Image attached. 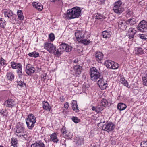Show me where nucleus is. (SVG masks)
Returning a JSON list of instances; mask_svg holds the SVG:
<instances>
[{
	"mask_svg": "<svg viewBox=\"0 0 147 147\" xmlns=\"http://www.w3.org/2000/svg\"><path fill=\"white\" fill-rule=\"evenodd\" d=\"M137 52L138 54L142 55L144 53L142 49L141 48H137Z\"/></svg>",
	"mask_w": 147,
	"mask_h": 147,
	"instance_id": "45",
	"label": "nucleus"
},
{
	"mask_svg": "<svg viewBox=\"0 0 147 147\" xmlns=\"http://www.w3.org/2000/svg\"><path fill=\"white\" fill-rule=\"evenodd\" d=\"M78 61V59H76L74 61V62L75 63H77Z\"/></svg>",
	"mask_w": 147,
	"mask_h": 147,
	"instance_id": "58",
	"label": "nucleus"
},
{
	"mask_svg": "<svg viewBox=\"0 0 147 147\" xmlns=\"http://www.w3.org/2000/svg\"><path fill=\"white\" fill-rule=\"evenodd\" d=\"M20 20H23V19H20Z\"/></svg>",
	"mask_w": 147,
	"mask_h": 147,
	"instance_id": "61",
	"label": "nucleus"
},
{
	"mask_svg": "<svg viewBox=\"0 0 147 147\" xmlns=\"http://www.w3.org/2000/svg\"><path fill=\"white\" fill-rule=\"evenodd\" d=\"M0 147H3L2 146L0 145Z\"/></svg>",
	"mask_w": 147,
	"mask_h": 147,
	"instance_id": "60",
	"label": "nucleus"
},
{
	"mask_svg": "<svg viewBox=\"0 0 147 147\" xmlns=\"http://www.w3.org/2000/svg\"><path fill=\"white\" fill-rule=\"evenodd\" d=\"M44 48L50 53L53 52L55 48V46L53 44L46 42L44 43Z\"/></svg>",
	"mask_w": 147,
	"mask_h": 147,
	"instance_id": "8",
	"label": "nucleus"
},
{
	"mask_svg": "<svg viewBox=\"0 0 147 147\" xmlns=\"http://www.w3.org/2000/svg\"><path fill=\"white\" fill-rule=\"evenodd\" d=\"M35 70L34 68L32 67L30 64H28L27 65L25 71L26 74L28 75H31L34 72Z\"/></svg>",
	"mask_w": 147,
	"mask_h": 147,
	"instance_id": "12",
	"label": "nucleus"
},
{
	"mask_svg": "<svg viewBox=\"0 0 147 147\" xmlns=\"http://www.w3.org/2000/svg\"><path fill=\"white\" fill-rule=\"evenodd\" d=\"M71 119L75 123H77L80 121V119L76 117H73Z\"/></svg>",
	"mask_w": 147,
	"mask_h": 147,
	"instance_id": "43",
	"label": "nucleus"
},
{
	"mask_svg": "<svg viewBox=\"0 0 147 147\" xmlns=\"http://www.w3.org/2000/svg\"><path fill=\"white\" fill-rule=\"evenodd\" d=\"M113 61L110 60H107L106 61L104 65L106 66L107 68H111Z\"/></svg>",
	"mask_w": 147,
	"mask_h": 147,
	"instance_id": "28",
	"label": "nucleus"
},
{
	"mask_svg": "<svg viewBox=\"0 0 147 147\" xmlns=\"http://www.w3.org/2000/svg\"><path fill=\"white\" fill-rule=\"evenodd\" d=\"M91 41L88 39V38L87 39H82L81 40V41H80L79 42L84 45H87L91 43Z\"/></svg>",
	"mask_w": 147,
	"mask_h": 147,
	"instance_id": "27",
	"label": "nucleus"
},
{
	"mask_svg": "<svg viewBox=\"0 0 147 147\" xmlns=\"http://www.w3.org/2000/svg\"><path fill=\"white\" fill-rule=\"evenodd\" d=\"M18 140L16 138H12L11 139V145L14 147L16 146Z\"/></svg>",
	"mask_w": 147,
	"mask_h": 147,
	"instance_id": "33",
	"label": "nucleus"
},
{
	"mask_svg": "<svg viewBox=\"0 0 147 147\" xmlns=\"http://www.w3.org/2000/svg\"><path fill=\"white\" fill-rule=\"evenodd\" d=\"M32 5L34 7H35L39 11H41L43 9V6L40 3H36L34 2L32 3Z\"/></svg>",
	"mask_w": 147,
	"mask_h": 147,
	"instance_id": "20",
	"label": "nucleus"
},
{
	"mask_svg": "<svg viewBox=\"0 0 147 147\" xmlns=\"http://www.w3.org/2000/svg\"><path fill=\"white\" fill-rule=\"evenodd\" d=\"M28 55L30 57L34 58H37L39 56V53L36 51L30 53Z\"/></svg>",
	"mask_w": 147,
	"mask_h": 147,
	"instance_id": "29",
	"label": "nucleus"
},
{
	"mask_svg": "<svg viewBox=\"0 0 147 147\" xmlns=\"http://www.w3.org/2000/svg\"><path fill=\"white\" fill-rule=\"evenodd\" d=\"M112 32L110 31H104L102 33V36L103 37L105 38H109L111 36Z\"/></svg>",
	"mask_w": 147,
	"mask_h": 147,
	"instance_id": "23",
	"label": "nucleus"
},
{
	"mask_svg": "<svg viewBox=\"0 0 147 147\" xmlns=\"http://www.w3.org/2000/svg\"><path fill=\"white\" fill-rule=\"evenodd\" d=\"M136 23L135 19H129L126 21V24H134Z\"/></svg>",
	"mask_w": 147,
	"mask_h": 147,
	"instance_id": "32",
	"label": "nucleus"
},
{
	"mask_svg": "<svg viewBox=\"0 0 147 147\" xmlns=\"http://www.w3.org/2000/svg\"><path fill=\"white\" fill-rule=\"evenodd\" d=\"M96 109H97V113H99L103 109V108L100 106H98L97 107Z\"/></svg>",
	"mask_w": 147,
	"mask_h": 147,
	"instance_id": "49",
	"label": "nucleus"
},
{
	"mask_svg": "<svg viewBox=\"0 0 147 147\" xmlns=\"http://www.w3.org/2000/svg\"><path fill=\"white\" fill-rule=\"evenodd\" d=\"M31 147H45V145L43 143L39 142L31 145Z\"/></svg>",
	"mask_w": 147,
	"mask_h": 147,
	"instance_id": "26",
	"label": "nucleus"
},
{
	"mask_svg": "<svg viewBox=\"0 0 147 147\" xmlns=\"http://www.w3.org/2000/svg\"><path fill=\"white\" fill-rule=\"evenodd\" d=\"M136 32V30L134 28H130L128 30V32L129 38V39L133 38Z\"/></svg>",
	"mask_w": 147,
	"mask_h": 147,
	"instance_id": "16",
	"label": "nucleus"
},
{
	"mask_svg": "<svg viewBox=\"0 0 147 147\" xmlns=\"http://www.w3.org/2000/svg\"><path fill=\"white\" fill-rule=\"evenodd\" d=\"M128 11L126 15V16L127 18L129 17V16H131L133 14V12L132 11H130L129 10H128Z\"/></svg>",
	"mask_w": 147,
	"mask_h": 147,
	"instance_id": "50",
	"label": "nucleus"
},
{
	"mask_svg": "<svg viewBox=\"0 0 147 147\" xmlns=\"http://www.w3.org/2000/svg\"><path fill=\"white\" fill-rule=\"evenodd\" d=\"M59 100H60V101L61 102H63L64 101L65 99L64 98L63 96H61L60 97Z\"/></svg>",
	"mask_w": 147,
	"mask_h": 147,
	"instance_id": "51",
	"label": "nucleus"
},
{
	"mask_svg": "<svg viewBox=\"0 0 147 147\" xmlns=\"http://www.w3.org/2000/svg\"><path fill=\"white\" fill-rule=\"evenodd\" d=\"M36 121V118L32 114L28 115L26 119V122L28 128L32 129L34 126Z\"/></svg>",
	"mask_w": 147,
	"mask_h": 147,
	"instance_id": "3",
	"label": "nucleus"
},
{
	"mask_svg": "<svg viewBox=\"0 0 147 147\" xmlns=\"http://www.w3.org/2000/svg\"><path fill=\"white\" fill-rule=\"evenodd\" d=\"M3 12L5 18H9L12 17L13 13L10 10H4L3 11Z\"/></svg>",
	"mask_w": 147,
	"mask_h": 147,
	"instance_id": "22",
	"label": "nucleus"
},
{
	"mask_svg": "<svg viewBox=\"0 0 147 147\" xmlns=\"http://www.w3.org/2000/svg\"><path fill=\"white\" fill-rule=\"evenodd\" d=\"M97 107H95L94 106H92V111H94L97 113V109H96Z\"/></svg>",
	"mask_w": 147,
	"mask_h": 147,
	"instance_id": "54",
	"label": "nucleus"
},
{
	"mask_svg": "<svg viewBox=\"0 0 147 147\" xmlns=\"http://www.w3.org/2000/svg\"><path fill=\"white\" fill-rule=\"evenodd\" d=\"M49 38L51 42H53L55 39L54 34L53 33H50L49 35Z\"/></svg>",
	"mask_w": 147,
	"mask_h": 147,
	"instance_id": "37",
	"label": "nucleus"
},
{
	"mask_svg": "<svg viewBox=\"0 0 147 147\" xmlns=\"http://www.w3.org/2000/svg\"><path fill=\"white\" fill-rule=\"evenodd\" d=\"M50 141H52L54 143H57L59 141L57 135L55 133H54L50 135Z\"/></svg>",
	"mask_w": 147,
	"mask_h": 147,
	"instance_id": "21",
	"label": "nucleus"
},
{
	"mask_svg": "<svg viewBox=\"0 0 147 147\" xmlns=\"http://www.w3.org/2000/svg\"><path fill=\"white\" fill-rule=\"evenodd\" d=\"M15 129V134L18 137L23 140L27 138L26 132L23 124H18Z\"/></svg>",
	"mask_w": 147,
	"mask_h": 147,
	"instance_id": "1",
	"label": "nucleus"
},
{
	"mask_svg": "<svg viewBox=\"0 0 147 147\" xmlns=\"http://www.w3.org/2000/svg\"><path fill=\"white\" fill-rule=\"evenodd\" d=\"M6 25V21L4 19H0V27L4 28Z\"/></svg>",
	"mask_w": 147,
	"mask_h": 147,
	"instance_id": "36",
	"label": "nucleus"
},
{
	"mask_svg": "<svg viewBox=\"0 0 147 147\" xmlns=\"http://www.w3.org/2000/svg\"><path fill=\"white\" fill-rule=\"evenodd\" d=\"M6 61L3 58L1 57L0 58V66L6 65L7 64L6 63Z\"/></svg>",
	"mask_w": 147,
	"mask_h": 147,
	"instance_id": "38",
	"label": "nucleus"
},
{
	"mask_svg": "<svg viewBox=\"0 0 147 147\" xmlns=\"http://www.w3.org/2000/svg\"><path fill=\"white\" fill-rule=\"evenodd\" d=\"M74 69L77 74H80L81 73L82 67L79 65H75L74 67Z\"/></svg>",
	"mask_w": 147,
	"mask_h": 147,
	"instance_id": "30",
	"label": "nucleus"
},
{
	"mask_svg": "<svg viewBox=\"0 0 147 147\" xmlns=\"http://www.w3.org/2000/svg\"><path fill=\"white\" fill-rule=\"evenodd\" d=\"M101 4H103L105 2V0H99Z\"/></svg>",
	"mask_w": 147,
	"mask_h": 147,
	"instance_id": "57",
	"label": "nucleus"
},
{
	"mask_svg": "<svg viewBox=\"0 0 147 147\" xmlns=\"http://www.w3.org/2000/svg\"><path fill=\"white\" fill-rule=\"evenodd\" d=\"M11 67L13 69H17V63L14 61H13L11 62Z\"/></svg>",
	"mask_w": 147,
	"mask_h": 147,
	"instance_id": "42",
	"label": "nucleus"
},
{
	"mask_svg": "<svg viewBox=\"0 0 147 147\" xmlns=\"http://www.w3.org/2000/svg\"><path fill=\"white\" fill-rule=\"evenodd\" d=\"M42 104L43 109L47 111H50L51 109V107L48 102L47 101H44L42 102Z\"/></svg>",
	"mask_w": 147,
	"mask_h": 147,
	"instance_id": "19",
	"label": "nucleus"
},
{
	"mask_svg": "<svg viewBox=\"0 0 147 147\" xmlns=\"http://www.w3.org/2000/svg\"><path fill=\"white\" fill-rule=\"evenodd\" d=\"M101 103L102 106H105L107 105L108 102L106 99H103L101 100Z\"/></svg>",
	"mask_w": 147,
	"mask_h": 147,
	"instance_id": "40",
	"label": "nucleus"
},
{
	"mask_svg": "<svg viewBox=\"0 0 147 147\" xmlns=\"http://www.w3.org/2000/svg\"><path fill=\"white\" fill-rule=\"evenodd\" d=\"M127 107L125 104L122 103H119L117 106V109L120 111L125 110Z\"/></svg>",
	"mask_w": 147,
	"mask_h": 147,
	"instance_id": "25",
	"label": "nucleus"
},
{
	"mask_svg": "<svg viewBox=\"0 0 147 147\" xmlns=\"http://www.w3.org/2000/svg\"><path fill=\"white\" fill-rule=\"evenodd\" d=\"M122 4V3L120 1H118L115 3L113 9L115 13L119 14L123 11L124 9Z\"/></svg>",
	"mask_w": 147,
	"mask_h": 147,
	"instance_id": "6",
	"label": "nucleus"
},
{
	"mask_svg": "<svg viewBox=\"0 0 147 147\" xmlns=\"http://www.w3.org/2000/svg\"><path fill=\"white\" fill-rule=\"evenodd\" d=\"M4 111L3 110H1V111H0V113L2 114L3 115V116H5L6 115L5 114L3 113Z\"/></svg>",
	"mask_w": 147,
	"mask_h": 147,
	"instance_id": "56",
	"label": "nucleus"
},
{
	"mask_svg": "<svg viewBox=\"0 0 147 147\" xmlns=\"http://www.w3.org/2000/svg\"><path fill=\"white\" fill-rule=\"evenodd\" d=\"M69 107V103L68 102H66L65 103L64 105V107L66 108V109H67Z\"/></svg>",
	"mask_w": 147,
	"mask_h": 147,
	"instance_id": "52",
	"label": "nucleus"
},
{
	"mask_svg": "<svg viewBox=\"0 0 147 147\" xmlns=\"http://www.w3.org/2000/svg\"><path fill=\"white\" fill-rule=\"evenodd\" d=\"M142 81L144 85L145 86H147V74H146L145 76L142 77Z\"/></svg>",
	"mask_w": 147,
	"mask_h": 147,
	"instance_id": "35",
	"label": "nucleus"
},
{
	"mask_svg": "<svg viewBox=\"0 0 147 147\" xmlns=\"http://www.w3.org/2000/svg\"><path fill=\"white\" fill-rule=\"evenodd\" d=\"M17 72L19 77L20 78L22 77L23 75L22 70H18L17 71Z\"/></svg>",
	"mask_w": 147,
	"mask_h": 147,
	"instance_id": "46",
	"label": "nucleus"
},
{
	"mask_svg": "<svg viewBox=\"0 0 147 147\" xmlns=\"http://www.w3.org/2000/svg\"><path fill=\"white\" fill-rule=\"evenodd\" d=\"M75 34L77 40L78 42L81 41L82 39L84 38L85 36L86 38H89L90 36V32L83 31L77 30L75 32Z\"/></svg>",
	"mask_w": 147,
	"mask_h": 147,
	"instance_id": "4",
	"label": "nucleus"
},
{
	"mask_svg": "<svg viewBox=\"0 0 147 147\" xmlns=\"http://www.w3.org/2000/svg\"><path fill=\"white\" fill-rule=\"evenodd\" d=\"M127 20H121L119 22V24L121 25V26H125V23L126 24V21Z\"/></svg>",
	"mask_w": 147,
	"mask_h": 147,
	"instance_id": "47",
	"label": "nucleus"
},
{
	"mask_svg": "<svg viewBox=\"0 0 147 147\" xmlns=\"http://www.w3.org/2000/svg\"><path fill=\"white\" fill-rule=\"evenodd\" d=\"M61 132L63 137L65 138H72V134L69 131L67 130L66 127L63 126L61 129Z\"/></svg>",
	"mask_w": 147,
	"mask_h": 147,
	"instance_id": "9",
	"label": "nucleus"
},
{
	"mask_svg": "<svg viewBox=\"0 0 147 147\" xmlns=\"http://www.w3.org/2000/svg\"><path fill=\"white\" fill-rule=\"evenodd\" d=\"M138 36L141 39L146 40L147 39V35L144 34H139Z\"/></svg>",
	"mask_w": 147,
	"mask_h": 147,
	"instance_id": "39",
	"label": "nucleus"
},
{
	"mask_svg": "<svg viewBox=\"0 0 147 147\" xmlns=\"http://www.w3.org/2000/svg\"><path fill=\"white\" fill-rule=\"evenodd\" d=\"M101 129L107 132H109L113 130L115 128V125L111 122L105 124L101 127Z\"/></svg>",
	"mask_w": 147,
	"mask_h": 147,
	"instance_id": "7",
	"label": "nucleus"
},
{
	"mask_svg": "<svg viewBox=\"0 0 147 147\" xmlns=\"http://www.w3.org/2000/svg\"><path fill=\"white\" fill-rule=\"evenodd\" d=\"M17 14L18 16V17L19 18H23L24 17L22 15V12L21 10H18L17 11Z\"/></svg>",
	"mask_w": 147,
	"mask_h": 147,
	"instance_id": "41",
	"label": "nucleus"
},
{
	"mask_svg": "<svg viewBox=\"0 0 147 147\" xmlns=\"http://www.w3.org/2000/svg\"><path fill=\"white\" fill-rule=\"evenodd\" d=\"M141 147H147V141H143L141 143Z\"/></svg>",
	"mask_w": 147,
	"mask_h": 147,
	"instance_id": "44",
	"label": "nucleus"
},
{
	"mask_svg": "<svg viewBox=\"0 0 147 147\" xmlns=\"http://www.w3.org/2000/svg\"><path fill=\"white\" fill-rule=\"evenodd\" d=\"M96 59L97 61L99 63H101V60L103 58V55L100 52H97L95 54Z\"/></svg>",
	"mask_w": 147,
	"mask_h": 147,
	"instance_id": "18",
	"label": "nucleus"
},
{
	"mask_svg": "<svg viewBox=\"0 0 147 147\" xmlns=\"http://www.w3.org/2000/svg\"><path fill=\"white\" fill-rule=\"evenodd\" d=\"M5 77L7 80L11 81L14 80L15 76L12 72H8L7 73Z\"/></svg>",
	"mask_w": 147,
	"mask_h": 147,
	"instance_id": "15",
	"label": "nucleus"
},
{
	"mask_svg": "<svg viewBox=\"0 0 147 147\" xmlns=\"http://www.w3.org/2000/svg\"><path fill=\"white\" fill-rule=\"evenodd\" d=\"M15 103L14 101L11 99H9L5 101L4 105L7 107L12 108L15 106Z\"/></svg>",
	"mask_w": 147,
	"mask_h": 147,
	"instance_id": "14",
	"label": "nucleus"
},
{
	"mask_svg": "<svg viewBox=\"0 0 147 147\" xmlns=\"http://www.w3.org/2000/svg\"><path fill=\"white\" fill-rule=\"evenodd\" d=\"M52 2H55L57 1H59V0H51Z\"/></svg>",
	"mask_w": 147,
	"mask_h": 147,
	"instance_id": "59",
	"label": "nucleus"
},
{
	"mask_svg": "<svg viewBox=\"0 0 147 147\" xmlns=\"http://www.w3.org/2000/svg\"><path fill=\"white\" fill-rule=\"evenodd\" d=\"M53 53L56 56H59L63 53V51L60 47L58 49H56L55 47L54 50L53 51Z\"/></svg>",
	"mask_w": 147,
	"mask_h": 147,
	"instance_id": "24",
	"label": "nucleus"
},
{
	"mask_svg": "<svg viewBox=\"0 0 147 147\" xmlns=\"http://www.w3.org/2000/svg\"><path fill=\"white\" fill-rule=\"evenodd\" d=\"M72 108L73 111L76 112H78L79 111L77 102L76 101L73 100L71 103Z\"/></svg>",
	"mask_w": 147,
	"mask_h": 147,
	"instance_id": "17",
	"label": "nucleus"
},
{
	"mask_svg": "<svg viewBox=\"0 0 147 147\" xmlns=\"http://www.w3.org/2000/svg\"><path fill=\"white\" fill-rule=\"evenodd\" d=\"M112 63H113L111 69H117L119 67V65L118 63L114 62V61H113Z\"/></svg>",
	"mask_w": 147,
	"mask_h": 147,
	"instance_id": "34",
	"label": "nucleus"
},
{
	"mask_svg": "<svg viewBox=\"0 0 147 147\" xmlns=\"http://www.w3.org/2000/svg\"><path fill=\"white\" fill-rule=\"evenodd\" d=\"M59 47H60L63 51H65L67 52L71 51L72 48V47L70 45L63 43L60 44Z\"/></svg>",
	"mask_w": 147,
	"mask_h": 147,
	"instance_id": "13",
	"label": "nucleus"
},
{
	"mask_svg": "<svg viewBox=\"0 0 147 147\" xmlns=\"http://www.w3.org/2000/svg\"><path fill=\"white\" fill-rule=\"evenodd\" d=\"M137 28L140 31L144 32V30L147 29V22L142 20L139 24Z\"/></svg>",
	"mask_w": 147,
	"mask_h": 147,
	"instance_id": "11",
	"label": "nucleus"
},
{
	"mask_svg": "<svg viewBox=\"0 0 147 147\" xmlns=\"http://www.w3.org/2000/svg\"><path fill=\"white\" fill-rule=\"evenodd\" d=\"M120 82L125 86L128 87V84L127 81L124 78H121L120 79Z\"/></svg>",
	"mask_w": 147,
	"mask_h": 147,
	"instance_id": "31",
	"label": "nucleus"
},
{
	"mask_svg": "<svg viewBox=\"0 0 147 147\" xmlns=\"http://www.w3.org/2000/svg\"><path fill=\"white\" fill-rule=\"evenodd\" d=\"M17 69H18V70H22V66L20 63H17Z\"/></svg>",
	"mask_w": 147,
	"mask_h": 147,
	"instance_id": "48",
	"label": "nucleus"
},
{
	"mask_svg": "<svg viewBox=\"0 0 147 147\" xmlns=\"http://www.w3.org/2000/svg\"><path fill=\"white\" fill-rule=\"evenodd\" d=\"M81 12V9L79 7H76L68 10L67 16L69 18H78Z\"/></svg>",
	"mask_w": 147,
	"mask_h": 147,
	"instance_id": "2",
	"label": "nucleus"
},
{
	"mask_svg": "<svg viewBox=\"0 0 147 147\" xmlns=\"http://www.w3.org/2000/svg\"><path fill=\"white\" fill-rule=\"evenodd\" d=\"M91 79L94 82L97 81L98 79L102 76L98 71L95 67H93L90 70Z\"/></svg>",
	"mask_w": 147,
	"mask_h": 147,
	"instance_id": "5",
	"label": "nucleus"
},
{
	"mask_svg": "<svg viewBox=\"0 0 147 147\" xmlns=\"http://www.w3.org/2000/svg\"><path fill=\"white\" fill-rule=\"evenodd\" d=\"M97 82V84L100 88L102 90L105 89L107 86V82L104 81V79L102 76L100 78Z\"/></svg>",
	"mask_w": 147,
	"mask_h": 147,
	"instance_id": "10",
	"label": "nucleus"
},
{
	"mask_svg": "<svg viewBox=\"0 0 147 147\" xmlns=\"http://www.w3.org/2000/svg\"><path fill=\"white\" fill-rule=\"evenodd\" d=\"M98 16H100V15L99 14L97 13V14L95 16V17H96V18H101L100 17H98Z\"/></svg>",
	"mask_w": 147,
	"mask_h": 147,
	"instance_id": "55",
	"label": "nucleus"
},
{
	"mask_svg": "<svg viewBox=\"0 0 147 147\" xmlns=\"http://www.w3.org/2000/svg\"><path fill=\"white\" fill-rule=\"evenodd\" d=\"M18 85L20 86H22L23 85V82L22 81H20L18 82Z\"/></svg>",
	"mask_w": 147,
	"mask_h": 147,
	"instance_id": "53",
	"label": "nucleus"
}]
</instances>
